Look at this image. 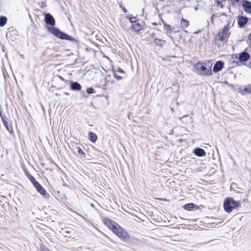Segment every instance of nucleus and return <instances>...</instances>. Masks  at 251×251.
<instances>
[{
    "label": "nucleus",
    "instance_id": "nucleus-1",
    "mask_svg": "<svg viewBox=\"0 0 251 251\" xmlns=\"http://www.w3.org/2000/svg\"><path fill=\"white\" fill-rule=\"evenodd\" d=\"M229 29V25H225L223 28L219 30L215 38V41L218 45H224L226 43L230 34Z\"/></svg>",
    "mask_w": 251,
    "mask_h": 251
},
{
    "label": "nucleus",
    "instance_id": "nucleus-2",
    "mask_svg": "<svg viewBox=\"0 0 251 251\" xmlns=\"http://www.w3.org/2000/svg\"><path fill=\"white\" fill-rule=\"evenodd\" d=\"M47 29L53 35L61 39L69 40L74 42L76 44H77V40L75 38L62 32L58 28L47 26Z\"/></svg>",
    "mask_w": 251,
    "mask_h": 251
},
{
    "label": "nucleus",
    "instance_id": "nucleus-3",
    "mask_svg": "<svg viewBox=\"0 0 251 251\" xmlns=\"http://www.w3.org/2000/svg\"><path fill=\"white\" fill-rule=\"evenodd\" d=\"M239 205V202L237 201L232 198H227L224 202L223 206L225 210L230 213L232 210L237 207Z\"/></svg>",
    "mask_w": 251,
    "mask_h": 251
},
{
    "label": "nucleus",
    "instance_id": "nucleus-4",
    "mask_svg": "<svg viewBox=\"0 0 251 251\" xmlns=\"http://www.w3.org/2000/svg\"><path fill=\"white\" fill-rule=\"evenodd\" d=\"M206 63H198L195 65V68L197 70H201L202 72L201 73L202 75H212V73L211 71L212 65L207 66Z\"/></svg>",
    "mask_w": 251,
    "mask_h": 251
},
{
    "label": "nucleus",
    "instance_id": "nucleus-5",
    "mask_svg": "<svg viewBox=\"0 0 251 251\" xmlns=\"http://www.w3.org/2000/svg\"><path fill=\"white\" fill-rule=\"evenodd\" d=\"M29 180L33 184L37 191L42 196L47 198L48 195L46 193V191L42 186L36 180V179L31 175L28 176Z\"/></svg>",
    "mask_w": 251,
    "mask_h": 251
},
{
    "label": "nucleus",
    "instance_id": "nucleus-6",
    "mask_svg": "<svg viewBox=\"0 0 251 251\" xmlns=\"http://www.w3.org/2000/svg\"><path fill=\"white\" fill-rule=\"evenodd\" d=\"M113 232L120 239L125 241L128 238L127 233L121 227L118 226L117 227L113 226Z\"/></svg>",
    "mask_w": 251,
    "mask_h": 251
},
{
    "label": "nucleus",
    "instance_id": "nucleus-7",
    "mask_svg": "<svg viewBox=\"0 0 251 251\" xmlns=\"http://www.w3.org/2000/svg\"><path fill=\"white\" fill-rule=\"evenodd\" d=\"M238 27L243 28L247 24L249 21L248 18L246 16L239 15L237 17Z\"/></svg>",
    "mask_w": 251,
    "mask_h": 251
},
{
    "label": "nucleus",
    "instance_id": "nucleus-8",
    "mask_svg": "<svg viewBox=\"0 0 251 251\" xmlns=\"http://www.w3.org/2000/svg\"><path fill=\"white\" fill-rule=\"evenodd\" d=\"M247 48L239 54L238 59L241 62H247L250 59V54L247 51Z\"/></svg>",
    "mask_w": 251,
    "mask_h": 251
},
{
    "label": "nucleus",
    "instance_id": "nucleus-9",
    "mask_svg": "<svg viewBox=\"0 0 251 251\" xmlns=\"http://www.w3.org/2000/svg\"><path fill=\"white\" fill-rule=\"evenodd\" d=\"M45 23L50 26H54L55 21L53 17L50 13H46L45 15Z\"/></svg>",
    "mask_w": 251,
    "mask_h": 251
},
{
    "label": "nucleus",
    "instance_id": "nucleus-10",
    "mask_svg": "<svg viewBox=\"0 0 251 251\" xmlns=\"http://www.w3.org/2000/svg\"><path fill=\"white\" fill-rule=\"evenodd\" d=\"M224 67V62L222 61H218L214 64L213 68V71L217 73L221 71Z\"/></svg>",
    "mask_w": 251,
    "mask_h": 251
},
{
    "label": "nucleus",
    "instance_id": "nucleus-11",
    "mask_svg": "<svg viewBox=\"0 0 251 251\" xmlns=\"http://www.w3.org/2000/svg\"><path fill=\"white\" fill-rule=\"evenodd\" d=\"M242 6L244 10L247 13L251 14V2L247 0H244L242 2Z\"/></svg>",
    "mask_w": 251,
    "mask_h": 251
},
{
    "label": "nucleus",
    "instance_id": "nucleus-12",
    "mask_svg": "<svg viewBox=\"0 0 251 251\" xmlns=\"http://www.w3.org/2000/svg\"><path fill=\"white\" fill-rule=\"evenodd\" d=\"M104 223L105 225L109 227V229H111L113 231V226L117 227L118 225L113 221L108 218H106L104 220Z\"/></svg>",
    "mask_w": 251,
    "mask_h": 251
},
{
    "label": "nucleus",
    "instance_id": "nucleus-13",
    "mask_svg": "<svg viewBox=\"0 0 251 251\" xmlns=\"http://www.w3.org/2000/svg\"><path fill=\"white\" fill-rule=\"evenodd\" d=\"M194 153L196 156L199 157H203L206 155L205 151L203 149L200 148H197L195 149L194 150Z\"/></svg>",
    "mask_w": 251,
    "mask_h": 251
},
{
    "label": "nucleus",
    "instance_id": "nucleus-14",
    "mask_svg": "<svg viewBox=\"0 0 251 251\" xmlns=\"http://www.w3.org/2000/svg\"><path fill=\"white\" fill-rule=\"evenodd\" d=\"M70 88L74 91H79L81 89V85L77 82H71Z\"/></svg>",
    "mask_w": 251,
    "mask_h": 251
},
{
    "label": "nucleus",
    "instance_id": "nucleus-15",
    "mask_svg": "<svg viewBox=\"0 0 251 251\" xmlns=\"http://www.w3.org/2000/svg\"><path fill=\"white\" fill-rule=\"evenodd\" d=\"M131 29H132L136 32H139L143 29V27L139 22H137L136 21L135 23L132 24L131 26Z\"/></svg>",
    "mask_w": 251,
    "mask_h": 251
},
{
    "label": "nucleus",
    "instance_id": "nucleus-16",
    "mask_svg": "<svg viewBox=\"0 0 251 251\" xmlns=\"http://www.w3.org/2000/svg\"><path fill=\"white\" fill-rule=\"evenodd\" d=\"M89 139L93 143H95L98 139V137L96 134L92 132H89L88 133Z\"/></svg>",
    "mask_w": 251,
    "mask_h": 251
},
{
    "label": "nucleus",
    "instance_id": "nucleus-17",
    "mask_svg": "<svg viewBox=\"0 0 251 251\" xmlns=\"http://www.w3.org/2000/svg\"><path fill=\"white\" fill-rule=\"evenodd\" d=\"M197 207L196 204L193 203H189L185 204L183 208L187 210L191 211L194 209V208Z\"/></svg>",
    "mask_w": 251,
    "mask_h": 251
},
{
    "label": "nucleus",
    "instance_id": "nucleus-18",
    "mask_svg": "<svg viewBox=\"0 0 251 251\" xmlns=\"http://www.w3.org/2000/svg\"><path fill=\"white\" fill-rule=\"evenodd\" d=\"M189 25V21L185 19L182 18L181 20V25L183 28L187 27Z\"/></svg>",
    "mask_w": 251,
    "mask_h": 251
},
{
    "label": "nucleus",
    "instance_id": "nucleus-19",
    "mask_svg": "<svg viewBox=\"0 0 251 251\" xmlns=\"http://www.w3.org/2000/svg\"><path fill=\"white\" fill-rule=\"evenodd\" d=\"M7 22V18L5 16H0V26H3Z\"/></svg>",
    "mask_w": 251,
    "mask_h": 251
},
{
    "label": "nucleus",
    "instance_id": "nucleus-20",
    "mask_svg": "<svg viewBox=\"0 0 251 251\" xmlns=\"http://www.w3.org/2000/svg\"><path fill=\"white\" fill-rule=\"evenodd\" d=\"M154 43L156 45L160 46V47H162V46H163V44H164L165 41H163L160 39L155 38L154 39Z\"/></svg>",
    "mask_w": 251,
    "mask_h": 251
},
{
    "label": "nucleus",
    "instance_id": "nucleus-21",
    "mask_svg": "<svg viewBox=\"0 0 251 251\" xmlns=\"http://www.w3.org/2000/svg\"><path fill=\"white\" fill-rule=\"evenodd\" d=\"M244 91L247 94H251V84H249L245 87Z\"/></svg>",
    "mask_w": 251,
    "mask_h": 251
},
{
    "label": "nucleus",
    "instance_id": "nucleus-22",
    "mask_svg": "<svg viewBox=\"0 0 251 251\" xmlns=\"http://www.w3.org/2000/svg\"><path fill=\"white\" fill-rule=\"evenodd\" d=\"M231 4L233 6H236L239 5V0H230Z\"/></svg>",
    "mask_w": 251,
    "mask_h": 251
},
{
    "label": "nucleus",
    "instance_id": "nucleus-23",
    "mask_svg": "<svg viewBox=\"0 0 251 251\" xmlns=\"http://www.w3.org/2000/svg\"><path fill=\"white\" fill-rule=\"evenodd\" d=\"M127 18L129 19L130 22L132 23V24L137 21L135 19L136 18L134 17H130V16H127Z\"/></svg>",
    "mask_w": 251,
    "mask_h": 251
},
{
    "label": "nucleus",
    "instance_id": "nucleus-24",
    "mask_svg": "<svg viewBox=\"0 0 251 251\" xmlns=\"http://www.w3.org/2000/svg\"><path fill=\"white\" fill-rule=\"evenodd\" d=\"M86 92L88 94H92L94 93V89L93 87H89L87 89Z\"/></svg>",
    "mask_w": 251,
    "mask_h": 251
},
{
    "label": "nucleus",
    "instance_id": "nucleus-25",
    "mask_svg": "<svg viewBox=\"0 0 251 251\" xmlns=\"http://www.w3.org/2000/svg\"><path fill=\"white\" fill-rule=\"evenodd\" d=\"M77 152L79 154L82 155L83 157H85V153L81 149L78 148Z\"/></svg>",
    "mask_w": 251,
    "mask_h": 251
},
{
    "label": "nucleus",
    "instance_id": "nucleus-26",
    "mask_svg": "<svg viewBox=\"0 0 251 251\" xmlns=\"http://www.w3.org/2000/svg\"><path fill=\"white\" fill-rule=\"evenodd\" d=\"M114 77L118 80H121L122 79V77L118 75H117L116 73H114Z\"/></svg>",
    "mask_w": 251,
    "mask_h": 251
},
{
    "label": "nucleus",
    "instance_id": "nucleus-27",
    "mask_svg": "<svg viewBox=\"0 0 251 251\" xmlns=\"http://www.w3.org/2000/svg\"><path fill=\"white\" fill-rule=\"evenodd\" d=\"M40 251H50L44 247H41Z\"/></svg>",
    "mask_w": 251,
    "mask_h": 251
},
{
    "label": "nucleus",
    "instance_id": "nucleus-28",
    "mask_svg": "<svg viewBox=\"0 0 251 251\" xmlns=\"http://www.w3.org/2000/svg\"><path fill=\"white\" fill-rule=\"evenodd\" d=\"M164 25L167 26V28H166L167 30H170L171 31H172V29H171L170 25H167V24H164Z\"/></svg>",
    "mask_w": 251,
    "mask_h": 251
},
{
    "label": "nucleus",
    "instance_id": "nucleus-29",
    "mask_svg": "<svg viewBox=\"0 0 251 251\" xmlns=\"http://www.w3.org/2000/svg\"><path fill=\"white\" fill-rule=\"evenodd\" d=\"M66 233L70 234L71 232V229L70 228H66Z\"/></svg>",
    "mask_w": 251,
    "mask_h": 251
},
{
    "label": "nucleus",
    "instance_id": "nucleus-30",
    "mask_svg": "<svg viewBox=\"0 0 251 251\" xmlns=\"http://www.w3.org/2000/svg\"><path fill=\"white\" fill-rule=\"evenodd\" d=\"M2 121H3V123L4 125L5 126V127H7V126H8L7 123L5 121H4L3 119L2 120Z\"/></svg>",
    "mask_w": 251,
    "mask_h": 251
},
{
    "label": "nucleus",
    "instance_id": "nucleus-31",
    "mask_svg": "<svg viewBox=\"0 0 251 251\" xmlns=\"http://www.w3.org/2000/svg\"><path fill=\"white\" fill-rule=\"evenodd\" d=\"M118 72L120 73H125V72L121 68H119V71Z\"/></svg>",
    "mask_w": 251,
    "mask_h": 251
},
{
    "label": "nucleus",
    "instance_id": "nucleus-32",
    "mask_svg": "<svg viewBox=\"0 0 251 251\" xmlns=\"http://www.w3.org/2000/svg\"><path fill=\"white\" fill-rule=\"evenodd\" d=\"M123 10L125 13H127V10H126V9L125 7L123 8Z\"/></svg>",
    "mask_w": 251,
    "mask_h": 251
},
{
    "label": "nucleus",
    "instance_id": "nucleus-33",
    "mask_svg": "<svg viewBox=\"0 0 251 251\" xmlns=\"http://www.w3.org/2000/svg\"><path fill=\"white\" fill-rule=\"evenodd\" d=\"M248 39L250 41H251V33L249 35Z\"/></svg>",
    "mask_w": 251,
    "mask_h": 251
},
{
    "label": "nucleus",
    "instance_id": "nucleus-34",
    "mask_svg": "<svg viewBox=\"0 0 251 251\" xmlns=\"http://www.w3.org/2000/svg\"><path fill=\"white\" fill-rule=\"evenodd\" d=\"M59 77L62 81H65V79L62 77L59 76Z\"/></svg>",
    "mask_w": 251,
    "mask_h": 251
},
{
    "label": "nucleus",
    "instance_id": "nucleus-35",
    "mask_svg": "<svg viewBox=\"0 0 251 251\" xmlns=\"http://www.w3.org/2000/svg\"><path fill=\"white\" fill-rule=\"evenodd\" d=\"M201 31V30H199L198 31H197L195 32L194 33H195V34H198V33H199V32H200Z\"/></svg>",
    "mask_w": 251,
    "mask_h": 251
},
{
    "label": "nucleus",
    "instance_id": "nucleus-36",
    "mask_svg": "<svg viewBox=\"0 0 251 251\" xmlns=\"http://www.w3.org/2000/svg\"><path fill=\"white\" fill-rule=\"evenodd\" d=\"M6 127L7 129V130L10 132L11 131L10 130V129H9V127H8V126H7V127Z\"/></svg>",
    "mask_w": 251,
    "mask_h": 251
},
{
    "label": "nucleus",
    "instance_id": "nucleus-37",
    "mask_svg": "<svg viewBox=\"0 0 251 251\" xmlns=\"http://www.w3.org/2000/svg\"><path fill=\"white\" fill-rule=\"evenodd\" d=\"M65 94L66 95H68V96L70 95V94L69 93H65Z\"/></svg>",
    "mask_w": 251,
    "mask_h": 251
},
{
    "label": "nucleus",
    "instance_id": "nucleus-38",
    "mask_svg": "<svg viewBox=\"0 0 251 251\" xmlns=\"http://www.w3.org/2000/svg\"><path fill=\"white\" fill-rule=\"evenodd\" d=\"M195 9L196 10H198V8H197V7H195Z\"/></svg>",
    "mask_w": 251,
    "mask_h": 251
},
{
    "label": "nucleus",
    "instance_id": "nucleus-39",
    "mask_svg": "<svg viewBox=\"0 0 251 251\" xmlns=\"http://www.w3.org/2000/svg\"><path fill=\"white\" fill-rule=\"evenodd\" d=\"M187 115H185V116H184L182 118H184L185 117H187Z\"/></svg>",
    "mask_w": 251,
    "mask_h": 251
},
{
    "label": "nucleus",
    "instance_id": "nucleus-40",
    "mask_svg": "<svg viewBox=\"0 0 251 251\" xmlns=\"http://www.w3.org/2000/svg\"><path fill=\"white\" fill-rule=\"evenodd\" d=\"M91 205L92 206V207H94V205L93 204H91Z\"/></svg>",
    "mask_w": 251,
    "mask_h": 251
}]
</instances>
